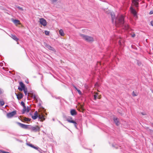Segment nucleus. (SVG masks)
I'll return each instance as SVG.
<instances>
[{
    "instance_id": "obj_19",
    "label": "nucleus",
    "mask_w": 153,
    "mask_h": 153,
    "mask_svg": "<svg viewBox=\"0 0 153 153\" xmlns=\"http://www.w3.org/2000/svg\"><path fill=\"white\" fill-rule=\"evenodd\" d=\"M59 34L61 36H64V34L63 31L62 29H60L59 30Z\"/></svg>"
},
{
    "instance_id": "obj_50",
    "label": "nucleus",
    "mask_w": 153,
    "mask_h": 153,
    "mask_svg": "<svg viewBox=\"0 0 153 153\" xmlns=\"http://www.w3.org/2000/svg\"><path fill=\"white\" fill-rule=\"evenodd\" d=\"M141 114L143 115H145L146 114H144L143 113H141Z\"/></svg>"
},
{
    "instance_id": "obj_9",
    "label": "nucleus",
    "mask_w": 153,
    "mask_h": 153,
    "mask_svg": "<svg viewBox=\"0 0 153 153\" xmlns=\"http://www.w3.org/2000/svg\"><path fill=\"white\" fill-rule=\"evenodd\" d=\"M27 144L28 146H29L31 147L32 148L34 149H36L39 151H40L41 150V149L40 148H39V147L35 146L32 144L30 143H27Z\"/></svg>"
},
{
    "instance_id": "obj_8",
    "label": "nucleus",
    "mask_w": 153,
    "mask_h": 153,
    "mask_svg": "<svg viewBox=\"0 0 153 153\" xmlns=\"http://www.w3.org/2000/svg\"><path fill=\"white\" fill-rule=\"evenodd\" d=\"M39 22L40 24L44 26H46L47 25L46 21L43 18H42L40 19Z\"/></svg>"
},
{
    "instance_id": "obj_46",
    "label": "nucleus",
    "mask_w": 153,
    "mask_h": 153,
    "mask_svg": "<svg viewBox=\"0 0 153 153\" xmlns=\"http://www.w3.org/2000/svg\"><path fill=\"white\" fill-rule=\"evenodd\" d=\"M151 25L153 26V21H152L151 22Z\"/></svg>"
},
{
    "instance_id": "obj_49",
    "label": "nucleus",
    "mask_w": 153,
    "mask_h": 153,
    "mask_svg": "<svg viewBox=\"0 0 153 153\" xmlns=\"http://www.w3.org/2000/svg\"><path fill=\"white\" fill-rule=\"evenodd\" d=\"M25 82L27 83H29V82L28 81V80H25Z\"/></svg>"
},
{
    "instance_id": "obj_27",
    "label": "nucleus",
    "mask_w": 153,
    "mask_h": 153,
    "mask_svg": "<svg viewBox=\"0 0 153 153\" xmlns=\"http://www.w3.org/2000/svg\"><path fill=\"white\" fill-rule=\"evenodd\" d=\"M4 93V90H3L0 88V95Z\"/></svg>"
},
{
    "instance_id": "obj_14",
    "label": "nucleus",
    "mask_w": 153,
    "mask_h": 153,
    "mask_svg": "<svg viewBox=\"0 0 153 153\" xmlns=\"http://www.w3.org/2000/svg\"><path fill=\"white\" fill-rule=\"evenodd\" d=\"M68 122L70 123H73L74 124V126L76 128V129H77V123L74 120H68Z\"/></svg>"
},
{
    "instance_id": "obj_31",
    "label": "nucleus",
    "mask_w": 153,
    "mask_h": 153,
    "mask_svg": "<svg viewBox=\"0 0 153 153\" xmlns=\"http://www.w3.org/2000/svg\"><path fill=\"white\" fill-rule=\"evenodd\" d=\"M21 105L23 106V107H24V106H25V103H24V102L23 101H22L21 102Z\"/></svg>"
},
{
    "instance_id": "obj_33",
    "label": "nucleus",
    "mask_w": 153,
    "mask_h": 153,
    "mask_svg": "<svg viewBox=\"0 0 153 153\" xmlns=\"http://www.w3.org/2000/svg\"><path fill=\"white\" fill-rule=\"evenodd\" d=\"M17 7L19 10H21V11L23 10V9L22 8V7H20L18 6Z\"/></svg>"
},
{
    "instance_id": "obj_22",
    "label": "nucleus",
    "mask_w": 153,
    "mask_h": 153,
    "mask_svg": "<svg viewBox=\"0 0 153 153\" xmlns=\"http://www.w3.org/2000/svg\"><path fill=\"white\" fill-rule=\"evenodd\" d=\"M23 91L25 95H26L27 94V89L26 88L23 89Z\"/></svg>"
},
{
    "instance_id": "obj_53",
    "label": "nucleus",
    "mask_w": 153,
    "mask_h": 153,
    "mask_svg": "<svg viewBox=\"0 0 153 153\" xmlns=\"http://www.w3.org/2000/svg\"><path fill=\"white\" fill-rule=\"evenodd\" d=\"M52 97H53V98H55V97L53 96H52Z\"/></svg>"
},
{
    "instance_id": "obj_42",
    "label": "nucleus",
    "mask_w": 153,
    "mask_h": 153,
    "mask_svg": "<svg viewBox=\"0 0 153 153\" xmlns=\"http://www.w3.org/2000/svg\"><path fill=\"white\" fill-rule=\"evenodd\" d=\"M74 87L75 88V89L77 91V90H78V89L75 86H74Z\"/></svg>"
},
{
    "instance_id": "obj_52",
    "label": "nucleus",
    "mask_w": 153,
    "mask_h": 153,
    "mask_svg": "<svg viewBox=\"0 0 153 153\" xmlns=\"http://www.w3.org/2000/svg\"><path fill=\"white\" fill-rule=\"evenodd\" d=\"M52 97H53V98H55V97L53 96H52Z\"/></svg>"
},
{
    "instance_id": "obj_18",
    "label": "nucleus",
    "mask_w": 153,
    "mask_h": 153,
    "mask_svg": "<svg viewBox=\"0 0 153 153\" xmlns=\"http://www.w3.org/2000/svg\"><path fill=\"white\" fill-rule=\"evenodd\" d=\"M11 37L14 40L17 41L18 40V38L16 37V36L13 34H11Z\"/></svg>"
},
{
    "instance_id": "obj_12",
    "label": "nucleus",
    "mask_w": 153,
    "mask_h": 153,
    "mask_svg": "<svg viewBox=\"0 0 153 153\" xmlns=\"http://www.w3.org/2000/svg\"><path fill=\"white\" fill-rule=\"evenodd\" d=\"M39 116L38 115V112L37 111L35 112L34 115L32 116V118L33 120L36 119L38 117V118Z\"/></svg>"
},
{
    "instance_id": "obj_36",
    "label": "nucleus",
    "mask_w": 153,
    "mask_h": 153,
    "mask_svg": "<svg viewBox=\"0 0 153 153\" xmlns=\"http://www.w3.org/2000/svg\"><path fill=\"white\" fill-rule=\"evenodd\" d=\"M0 152H1V153H9V152H6L2 150H1Z\"/></svg>"
},
{
    "instance_id": "obj_55",
    "label": "nucleus",
    "mask_w": 153,
    "mask_h": 153,
    "mask_svg": "<svg viewBox=\"0 0 153 153\" xmlns=\"http://www.w3.org/2000/svg\"><path fill=\"white\" fill-rule=\"evenodd\" d=\"M152 126H153V123H152Z\"/></svg>"
},
{
    "instance_id": "obj_16",
    "label": "nucleus",
    "mask_w": 153,
    "mask_h": 153,
    "mask_svg": "<svg viewBox=\"0 0 153 153\" xmlns=\"http://www.w3.org/2000/svg\"><path fill=\"white\" fill-rule=\"evenodd\" d=\"M16 95L18 100L21 99L23 97V94H16Z\"/></svg>"
},
{
    "instance_id": "obj_37",
    "label": "nucleus",
    "mask_w": 153,
    "mask_h": 153,
    "mask_svg": "<svg viewBox=\"0 0 153 153\" xmlns=\"http://www.w3.org/2000/svg\"><path fill=\"white\" fill-rule=\"evenodd\" d=\"M30 108H29L28 107H27V108H26V112H28L29 111H30Z\"/></svg>"
},
{
    "instance_id": "obj_38",
    "label": "nucleus",
    "mask_w": 153,
    "mask_h": 153,
    "mask_svg": "<svg viewBox=\"0 0 153 153\" xmlns=\"http://www.w3.org/2000/svg\"><path fill=\"white\" fill-rule=\"evenodd\" d=\"M14 138V139H15L16 140H17V141H19V142H22V140H19V139H17V138H16L15 137V138Z\"/></svg>"
},
{
    "instance_id": "obj_2",
    "label": "nucleus",
    "mask_w": 153,
    "mask_h": 153,
    "mask_svg": "<svg viewBox=\"0 0 153 153\" xmlns=\"http://www.w3.org/2000/svg\"><path fill=\"white\" fill-rule=\"evenodd\" d=\"M79 35L82 39L87 42H91L94 41V39L92 37L82 34H80Z\"/></svg>"
},
{
    "instance_id": "obj_20",
    "label": "nucleus",
    "mask_w": 153,
    "mask_h": 153,
    "mask_svg": "<svg viewBox=\"0 0 153 153\" xmlns=\"http://www.w3.org/2000/svg\"><path fill=\"white\" fill-rule=\"evenodd\" d=\"M112 146L115 149H118L119 148V147H120V146H119L118 145H117L116 144H112Z\"/></svg>"
},
{
    "instance_id": "obj_56",
    "label": "nucleus",
    "mask_w": 153,
    "mask_h": 153,
    "mask_svg": "<svg viewBox=\"0 0 153 153\" xmlns=\"http://www.w3.org/2000/svg\"><path fill=\"white\" fill-rule=\"evenodd\" d=\"M0 153H1V152H0Z\"/></svg>"
},
{
    "instance_id": "obj_30",
    "label": "nucleus",
    "mask_w": 153,
    "mask_h": 153,
    "mask_svg": "<svg viewBox=\"0 0 153 153\" xmlns=\"http://www.w3.org/2000/svg\"><path fill=\"white\" fill-rule=\"evenodd\" d=\"M125 29L126 30H127L129 28V26L128 25H125L124 26Z\"/></svg>"
},
{
    "instance_id": "obj_1",
    "label": "nucleus",
    "mask_w": 153,
    "mask_h": 153,
    "mask_svg": "<svg viewBox=\"0 0 153 153\" xmlns=\"http://www.w3.org/2000/svg\"><path fill=\"white\" fill-rule=\"evenodd\" d=\"M112 18V20L113 23H114L117 27L123 26L124 23V17L122 15H119L115 19L114 15L112 13H111Z\"/></svg>"
},
{
    "instance_id": "obj_35",
    "label": "nucleus",
    "mask_w": 153,
    "mask_h": 153,
    "mask_svg": "<svg viewBox=\"0 0 153 153\" xmlns=\"http://www.w3.org/2000/svg\"><path fill=\"white\" fill-rule=\"evenodd\" d=\"M94 100H96L97 99V95L96 94H95V95H94Z\"/></svg>"
},
{
    "instance_id": "obj_34",
    "label": "nucleus",
    "mask_w": 153,
    "mask_h": 153,
    "mask_svg": "<svg viewBox=\"0 0 153 153\" xmlns=\"http://www.w3.org/2000/svg\"><path fill=\"white\" fill-rule=\"evenodd\" d=\"M77 91L79 94L80 95L82 94V93L78 89V90H77Z\"/></svg>"
},
{
    "instance_id": "obj_6",
    "label": "nucleus",
    "mask_w": 153,
    "mask_h": 153,
    "mask_svg": "<svg viewBox=\"0 0 153 153\" xmlns=\"http://www.w3.org/2000/svg\"><path fill=\"white\" fill-rule=\"evenodd\" d=\"M130 9L131 11V13L133 14L134 16L136 17L137 18V13L136 10L134 9L131 6L130 8Z\"/></svg>"
},
{
    "instance_id": "obj_45",
    "label": "nucleus",
    "mask_w": 153,
    "mask_h": 153,
    "mask_svg": "<svg viewBox=\"0 0 153 153\" xmlns=\"http://www.w3.org/2000/svg\"><path fill=\"white\" fill-rule=\"evenodd\" d=\"M119 44L120 45H121V40H119Z\"/></svg>"
},
{
    "instance_id": "obj_17",
    "label": "nucleus",
    "mask_w": 153,
    "mask_h": 153,
    "mask_svg": "<svg viewBox=\"0 0 153 153\" xmlns=\"http://www.w3.org/2000/svg\"><path fill=\"white\" fill-rule=\"evenodd\" d=\"M38 118L40 119L42 121L45 120V118L43 115L39 116Z\"/></svg>"
},
{
    "instance_id": "obj_15",
    "label": "nucleus",
    "mask_w": 153,
    "mask_h": 153,
    "mask_svg": "<svg viewBox=\"0 0 153 153\" xmlns=\"http://www.w3.org/2000/svg\"><path fill=\"white\" fill-rule=\"evenodd\" d=\"M71 114L72 116H74L77 114V112L75 110L71 109L70 111Z\"/></svg>"
},
{
    "instance_id": "obj_4",
    "label": "nucleus",
    "mask_w": 153,
    "mask_h": 153,
    "mask_svg": "<svg viewBox=\"0 0 153 153\" xmlns=\"http://www.w3.org/2000/svg\"><path fill=\"white\" fill-rule=\"evenodd\" d=\"M20 86L18 87V89L20 91H22L23 89L26 88L25 86L24 83L22 81L19 82Z\"/></svg>"
},
{
    "instance_id": "obj_54",
    "label": "nucleus",
    "mask_w": 153,
    "mask_h": 153,
    "mask_svg": "<svg viewBox=\"0 0 153 153\" xmlns=\"http://www.w3.org/2000/svg\"><path fill=\"white\" fill-rule=\"evenodd\" d=\"M52 120H53V121H54V119H53Z\"/></svg>"
},
{
    "instance_id": "obj_13",
    "label": "nucleus",
    "mask_w": 153,
    "mask_h": 153,
    "mask_svg": "<svg viewBox=\"0 0 153 153\" xmlns=\"http://www.w3.org/2000/svg\"><path fill=\"white\" fill-rule=\"evenodd\" d=\"M132 3L136 7H137L138 6V0H132Z\"/></svg>"
},
{
    "instance_id": "obj_26",
    "label": "nucleus",
    "mask_w": 153,
    "mask_h": 153,
    "mask_svg": "<svg viewBox=\"0 0 153 153\" xmlns=\"http://www.w3.org/2000/svg\"><path fill=\"white\" fill-rule=\"evenodd\" d=\"M25 120L26 121L30 122V121L31 119L30 118H27L26 117H25Z\"/></svg>"
},
{
    "instance_id": "obj_25",
    "label": "nucleus",
    "mask_w": 153,
    "mask_h": 153,
    "mask_svg": "<svg viewBox=\"0 0 153 153\" xmlns=\"http://www.w3.org/2000/svg\"><path fill=\"white\" fill-rule=\"evenodd\" d=\"M32 97H33V98H34V100H37V99L38 98V97H37L35 95V94H34V95H33L32 96Z\"/></svg>"
},
{
    "instance_id": "obj_48",
    "label": "nucleus",
    "mask_w": 153,
    "mask_h": 153,
    "mask_svg": "<svg viewBox=\"0 0 153 153\" xmlns=\"http://www.w3.org/2000/svg\"><path fill=\"white\" fill-rule=\"evenodd\" d=\"M13 134V135H14L15 136H18V134Z\"/></svg>"
},
{
    "instance_id": "obj_32",
    "label": "nucleus",
    "mask_w": 153,
    "mask_h": 153,
    "mask_svg": "<svg viewBox=\"0 0 153 153\" xmlns=\"http://www.w3.org/2000/svg\"><path fill=\"white\" fill-rule=\"evenodd\" d=\"M132 95L133 96H136L137 95V94H136L135 92L134 91H133L132 92Z\"/></svg>"
},
{
    "instance_id": "obj_51",
    "label": "nucleus",
    "mask_w": 153,
    "mask_h": 153,
    "mask_svg": "<svg viewBox=\"0 0 153 153\" xmlns=\"http://www.w3.org/2000/svg\"><path fill=\"white\" fill-rule=\"evenodd\" d=\"M38 105H39V106H41V103H39V104H38Z\"/></svg>"
},
{
    "instance_id": "obj_21",
    "label": "nucleus",
    "mask_w": 153,
    "mask_h": 153,
    "mask_svg": "<svg viewBox=\"0 0 153 153\" xmlns=\"http://www.w3.org/2000/svg\"><path fill=\"white\" fill-rule=\"evenodd\" d=\"M23 108L22 110V114H24L25 113V112L26 111V106L23 107Z\"/></svg>"
},
{
    "instance_id": "obj_24",
    "label": "nucleus",
    "mask_w": 153,
    "mask_h": 153,
    "mask_svg": "<svg viewBox=\"0 0 153 153\" xmlns=\"http://www.w3.org/2000/svg\"><path fill=\"white\" fill-rule=\"evenodd\" d=\"M147 128V130L150 133V134L151 135H153V130L149 129L148 128Z\"/></svg>"
},
{
    "instance_id": "obj_7",
    "label": "nucleus",
    "mask_w": 153,
    "mask_h": 153,
    "mask_svg": "<svg viewBox=\"0 0 153 153\" xmlns=\"http://www.w3.org/2000/svg\"><path fill=\"white\" fill-rule=\"evenodd\" d=\"M40 130V128L39 126H32V129L31 130V131L36 132L39 131Z\"/></svg>"
},
{
    "instance_id": "obj_5",
    "label": "nucleus",
    "mask_w": 153,
    "mask_h": 153,
    "mask_svg": "<svg viewBox=\"0 0 153 153\" xmlns=\"http://www.w3.org/2000/svg\"><path fill=\"white\" fill-rule=\"evenodd\" d=\"M16 113V110L13 111L12 112L7 113V117L8 118H11L13 116H14Z\"/></svg>"
},
{
    "instance_id": "obj_29",
    "label": "nucleus",
    "mask_w": 153,
    "mask_h": 153,
    "mask_svg": "<svg viewBox=\"0 0 153 153\" xmlns=\"http://www.w3.org/2000/svg\"><path fill=\"white\" fill-rule=\"evenodd\" d=\"M45 35H49V31H47V30H45Z\"/></svg>"
},
{
    "instance_id": "obj_10",
    "label": "nucleus",
    "mask_w": 153,
    "mask_h": 153,
    "mask_svg": "<svg viewBox=\"0 0 153 153\" xmlns=\"http://www.w3.org/2000/svg\"><path fill=\"white\" fill-rule=\"evenodd\" d=\"M45 45V46L49 50L52 51L54 52H56V51L54 48L53 47L50 46V45L46 44Z\"/></svg>"
},
{
    "instance_id": "obj_28",
    "label": "nucleus",
    "mask_w": 153,
    "mask_h": 153,
    "mask_svg": "<svg viewBox=\"0 0 153 153\" xmlns=\"http://www.w3.org/2000/svg\"><path fill=\"white\" fill-rule=\"evenodd\" d=\"M13 22L14 23L16 24L19 22V21L17 19H14L13 20Z\"/></svg>"
},
{
    "instance_id": "obj_47",
    "label": "nucleus",
    "mask_w": 153,
    "mask_h": 153,
    "mask_svg": "<svg viewBox=\"0 0 153 153\" xmlns=\"http://www.w3.org/2000/svg\"><path fill=\"white\" fill-rule=\"evenodd\" d=\"M59 122L60 124H61L63 126H65L60 121H59Z\"/></svg>"
},
{
    "instance_id": "obj_43",
    "label": "nucleus",
    "mask_w": 153,
    "mask_h": 153,
    "mask_svg": "<svg viewBox=\"0 0 153 153\" xmlns=\"http://www.w3.org/2000/svg\"><path fill=\"white\" fill-rule=\"evenodd\" d=\"M131 36L133 37H134L135 36V34L134 33H133L132 34H131Z\"/></svg>"
},
{
    "instance_id": "obj_44",
    "label": "nucleus",
    "mask_w": 153,
    "mask_h": 153,
    "mask_svg": "<svg viewBox=\"0 0 153 153\" xmlns=\"http://www.w3.org/2000/svg\"><path fill=\"white\" fill-rule=\"evenodd\" d=\"M52 2H54L58 0H50Z\"/></svg>"
},
{
    "instance_id": "obj_11",
    "label": "nucleus",
    "mask_w": 153,
    "mask_h": 153,
    "mask_svg": "<svg viewBox=\"0 0 153 153\" xmlns=\"http://www.w3.org/2000/svg\"><path fill=\"white\" fill-rule=\"evenodd\" d=\"M113 120L115 123V124L118 126L120 125V123L119 122V120L116 117H114L113 118Z\"/></svg>"
},
{
    "instance_id": "obj_41",
    "label": "nucleus",
    "mask_w": 153,
    "mask_h": 153,
    "mask_svg": "<svg viewBox=\"0 0 153 153\" xmlns=\"http://www.w3.org/2000/svg\"><path fill=\"white\" fill-rule=\"evenodd\" d=\"M149 14H153V10H151L150 12H149Z\"/></svg>"
},
{
    "instance_id": "obj_23",
    "label": "nucleus",
    "mask_w": 153,
    "mask_h": 153,
    "mask_svg": "<svg viewBox=\"0 0 153 153\" xmlns=\"http://www.w3.org/2000/svg\"><path fill=\"white\" fill-rule=\"evenodd\" d=\"M4 102L3 100H0V105L1 106H2L4 105Z\"/></svg>"
},
{
    "instance_id": "obj_39",
    "label": "nucleus",
    "mask_w": 153,
    "mask_h": 153,
    "mask_svg": "<svg viewBox=\"0 0 153 153\" xmlns=\"http://www.w3.org/2000/svg\"><path fill=\"white\" fill-rule=\"evenodd\" d=\"M72 117H69V118H67V121H68V120H72Z\"/></svg>"
},
{
    "instance_id": "obj_3",
    "label": "nucleus",
    "mask_w": 153,
    "mask_h": 153,
    "mask_svg": "<svg viewBox=\"0 0 153 153\" xmlns=\"http://www.w3.org/2000/svg\"><path fill=\"white\" fill-rule=\"evenodd\" d=\"M17 124L18 125L22 128L25 129L29 130L31 131L32 126L30 125H27L22 124L19 122H16Z\"/></svg>"
},
{
    "instance_id": "obj_40",
    "label": "nucleus",
    "mask_w": 153,
    "mask_h": 153,
    "mask_svg": "<svg viewBox=\"0 0 153 153\" xmlns=\"http://www.w3.org/2000/svg\"><path fill=\"white\" fill-rule=\"evenodd\" d=\"M55 98L56 99H59V100H60L61 98V97H55Z\"/></svg>"
}]
</instances>
